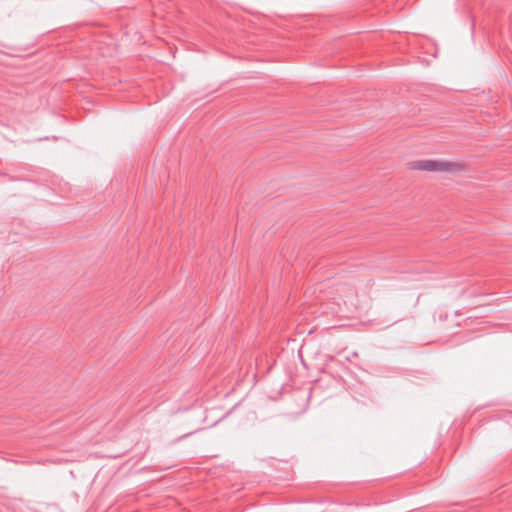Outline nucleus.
Wrapping results in <instances>:
<instances>
[{"label": "nucleus", "mask_w": 512, "mask_h": 512, "mask_svg": "<svg viewBox=\"0 0 512 512\" xmlns=\"http://www.w3.org/2000/svg\"><path fill=\"white\" fill-rule=\"evenodd\" d=\"M412 170H423L430 172H442V171H459L463 169V165L457 162H447L441 160H417L410 164Z\"/></svg>", "instance_id": "1"}]
</instances>
